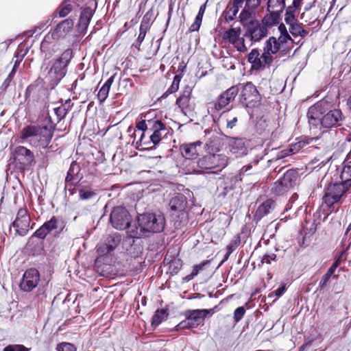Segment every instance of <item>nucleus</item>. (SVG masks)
I'll return each mask as SVG.
<instances>
[{"instance_id":"1","label":"nucleus","mask_w":351,"mask_h":351,"mask_svg":"<svg viewBox=\"0 0 351 351\" xmlns=\"http://www.w3.org/2000/svg\"><path fill=\"white\" fill-rule=\"evenodd\" d=\"M330 104L326 100H321L312 106L307 112L308 123L312 126L320 125L321 136L319 138L326 141V148L330 150L335 143L337 135L335 129L341 125L343 121L341 111L338 109H330Z\"/></svg>"},{"instance_id":"2","label":"nucleus","mask_w":351,"mask_h":351,"mask_svg":"<svg viewBox=\"0 0 351 351\" xmlns=\"http://www.w3.org/2000/svg\"><path fill=\"white\" fill-rule=\"evenodd\" d=\"M73 58V49L68 48L60 56L49 62H44L41 66V76L44 83L51 89L54 88L66 75Z\"/></svg>"},{"instance_id":"3","label":"nucleus","mask_w":351,"mask_h":351,"mask_svg":"<svg viewBox=\"0 0 351 351\" xmlns=\"http://www.w3.org/2000/svg\"><path fill=\"white\" fill-rule=\"evenodd\" d=\"M53 135L51 128L38 125H30L25 127L21 132L22 139L28 140L29 143L40 149H45L51 143Z\"/></svg>"},{"instance_id":"4","label":"nucleus","mask_w":351,"mask_h":351,"mask_svg":"<svg viewBox=\"0 0 351 351\" xmlns=\"http://www.w3.org/2000/svg\"><path fill=\"white\" fill-rule=\"evenodd\" d=\"M149 131L152 132L149 138H145V134L141 133L139 139L136 143V147L140 149L152 148L158 145L162 140V136H165L167 132V128L166 125L160 120L154 118L149 120Z\"/></svg>"},{"instance_id":"5","label":"nucleus","mask_w":351,"mask_h":351,"mask_svg":"<svg viewBox=\"0 0 351 351\" xmlns=\"http://www.w3.org/2000/svg\"><path fill=\"white\" fill-rule=\"evenodd\" d=\"M238 93V86H232L222 93L215 101L208 104V111L214 121L221 118L223 113L231 109L229 104L234 99Z\"/></svg>"},{"instance_id":"6","label":"nucleus","mask_w":351,"mask_h":351,"mask_svg":"<svg viewBox=\"0 0 351 351\" xmlns=\"http://www.w3.org/2000/svg\"><path fill=\"white\" fill-rule=\"evenodd\" d=\"M138 224L145 234L161 232L165 228V218L160 213H147L138 215Z\"/></svg>"},{"instance_id":"7","label":"nucleus","mask_w":351,"mask_h":351,"mask_svg":"<svg viewBox=\"0 0 351 351\" xmlns=\"http://www.w3.org/2000/svg\"><path fill=\"white\" fill-rule=\"evenodd\" d=\"M351 186H347L341 180L340 182H330L324 189L323 202L328 207L337 203L342 195Z\"/></svg>"},{"instance_id":"8","label":"nucleus","mask_w":351,"mask_h":351,"mask_svg":"<svg viewBox=\"0 0 351 351\" xmlns=\"http://www.w3.org/2000/svg\"><path fill=\"white\" fill-rule=\"evenodd\" d=\"M110 221L114 228L122 230L130 226L132 217L125 208L117 206L110 213Z\"/></svg>"},{"instance_id":"9","label":"nucleus","mask_w":351,"mask_h":351,"mask_svg":"<svg viewBox=\"0 0 351 351\" xmlns=\"http://www.w3.org/2000/svg\"><path fill=\"white\" fill-rule=\"evenodd\" d=\"M13 160L16 167L20 171H24L34 162V154L30 149L19 146L13 152Z\"/></svg>"},{"instance_id":"10","label":"nucleus","mask_w":351,"mask_h":351,"mask_svg":"<svg viewBox=\"0 0 351 351\" xmlns=\"http://www.w3.org/2000/svg\"><path fill=\"white\" fill-rule=\"evenodd\" d=\"M261 97L256 86L252 82H247L240 95V102L246 108H254L258 105Z\"/></svg>"},{"instance_id":"11","label":"nucleus","mask_w":351,"mask_h":351,"mask_svg":"<svg viewBox=\"0 0 351 351\" xmlns=\"http://www.w3.org/2000/svg\"><path fill=\"white\" fill-rule=\"evenodd\" d=\"M97 8V1L96 0H89L87 5L82 10L77 25V30L80 34H85L86 33Z\"/></svg>"},{"instance_id":"12","label":"nucleus","mask_w":351,"mask_h":351,"mask_svg":"<svg viewBox=\"0 0 351 351\" xmlns=\"http://www.w3.org/2000/svg\"><path fill=\"white\" fill-rule=\"evenodd\" d=\"M296 173L288 170L282 178L274 182L271 191L276 195H282L295 185Z\"/></svg>"},{"instance_id":"13","label":"nucleus","mask_w":351,"mask_h":351,"mask_svg":"<svg viewBox=\"0 0 351 351\" xmlns=\"http://www.w3.org/2000/svg\"><path fill=\"white\" fill-rule=\"evenodd\" d=\"M31 217L25 208L19 209L15 220L12 226L15 231V235L25 236L29 230Z\"/></svg>"},{"instance_id":"14","label":"nucleus","mask_w":351,"mask_h":351,"mask_svg":"<svg viewBox=\"0 0 351 351\" xmlns=\"http://www.w3.org/2000/svg\"><path fill=\"white\" fill-rule=\"evenodd\" d=\"M267 34V28L265 25L257 20H251L247 24L245 36L257 42L265 37Z\"/></svg>"},{"instance_id":"15","label":"nucleus","mask_w":351,"mask_h":351,"mask_svg":"<svg viewBox=\"0 0 351 351\" xmlns=\"http://www.w3.org/2000/svg\"><path fill=\"white\" fill-rule=\"evenodd\" d=\"M74 26V20L67 18L58 23L56 26L48 33L54 40L64 39L69 34Z\"/></svg>"},{"instance_id":"16","label":"nucleus","mask_w":351,"mask_h":351,"mask_svg":"<svg viewBox=\"0 0 351 351\" xmlns=\"http://www.w3.org/2000/svg\"><path fill=\"white\" fill-rule=\"evenodd\" d=\"M252 167V165H247L245 166H243L241 170L239 171V173L237 175H229L226 178H224L223 184L221 185V187L223 189V194L226 195L235 187L236 184L239 181H241L242 176L244 175H250L252 173L250 172V170Z\"/></svg>"},{"instance_id":"17","label":"nucleus","mask_w":351,"mask_h":351,"mask_svg":"<svg viewBox=\"0 0 351 351\" xmlns=\"http://www.w3.org/2000/svg\"><path fill=\"white\" fill-rule=\"evenodd\" d=\"M40 280V275L37 269L31 268L25 271L22 281L20 283V288L23 291H31L38 285Z\"/></svg>"},{"instance_id":"18","label":"nucleus","mask_w":351,"mask_h":351,"mask_svg":"<svg viewBox=\"0 0 351 351\" xmlns=\"http://www.w3.org/2000/svg\"><path fill=\"white\" fill-rule=\"evenodd\" d=\"M192 88L186 86L181 92L180 95L177 98L176 104L180 108L182 112L185 115L193 110V105L191 102Z\"/></svg>"},{"instance_id":"19","label":"nucleus","mask_w":351,"mask_h":351,"mask_svg":"<svg viewBox=\"0 0 351 351\" xmlns=\"http://www.w3.org/2000/svg\"><path fill=\"white\" fill-rule=\"evenodd\" d=\"M86 0H63L53 14L60 18L67 16L72 11L80 7Z\"/></svg>"},{"instance_id":"20","label":"nucleus","mask_w":351,"mask_h":351,"mask_svg":"<svg viewBox=\"0 0 351 351\" xmlns=\"http://www.w3.org/2000/svg\"><path fill=\"white\" fill-rule=\"evenodd\" d=\"M58 40H54L48 34L45 36L40 44V51L44 56L45 62L58 51L60 45Z\"/></svg>"},{"instance_id":"21","label":"nucleus","mask_w":351,"mask_h":351,"mask_svg":"<svg viewBox=\"0 0 351 351\" xmlns=\"http://www.w3.org/2000/svg\"><path fill=\"white\" fill-rule=\"evenodd\" d=\"M121 235L118 233L109 234L103 243L97 246V251L101 255L106 254L113 251L120 243Z\"/></svg>"},{"instance_id":"22","label":"nucleus","mask_w":351,"mask_h":351,"mask_svg":"<svg viewBox=\"0 0 351 351\" xmlns=\"http://www.w3.org/2000/svg\"><path fill=\"white\" fill-rule=\"evenodd\" d=\"M280 49V43L275 37H270L265 43L262 58L265 62H272V55L276 53Z\"/></svg>"},{"instance_id":"23","label":"nucleus","mask_w":351,"mask_h":351,"mask_svg":"<svg viewBox=\"0 0 351 351\" xmlns=\"http://www.w3.org/2000/svg\"><path fill=\"white\" fill-rule=\"evenodd\" d=\"M210 312V309L187 310L184 315L192 324V327L195 328L204 322Z\"/></svg>"},{"instance_id":"24","label":"nucleus","mask_w":351,"mask_h":351,"mask_svg":"<svg viewBox=\"0 0 351 351\" xmlns=\"http://www.w3.org/2000/svg\"><path fill=\"white\" fill-rule=\"evenodd\" d=\"M247 61L251 64V69L255 71L263 70L267 66H269L271 62H265L262 55L260 56L257 49H253L247 56Z\"/></svg>"},{"instance_id":"25","label":"nucleus","mask_w":351,"mask_h":351,"mask_svg":"<svg viewBox=\"0 0 351 351\" xmlns=\"http://www.w3.org/2000/svg\"><path fill=\"white\" fill-rule=\"evenodd\" d=\"M204 132L206 134H210L205 144L207 153L219 152L221 146V138L210 130H206Z\"/></svg>"},{"instance_id":"26","label":"nucleus","mask_w":351,"mask_h":351,"mask_svg":"<svg viewBox=\"0 0 351 351\" xmlns=\"http://www.w3.org/2000/svg\"><path fill=\"white\" fill-rule=\"evenodd\" d=\"M202 142L197 141L194 143L184 144L180 146V152L186 159L193 160L198 155L197 147H200Z\"/></svg>"},{"instance_id":"27","label":"nucleus","mask_w":351,"mask_h":351,"mask_svg":"<svg viewBox=\"0 0 351 351\" xmlns=\"http://www.w3.org/2000/svg\"><path fill=\"white\" fill-rule=\"evenodd\" d=\"M244 0H234L231 5H228L223 12V16L226 22L233 21L239 9L242 7Z\"/></svg>"},{"instance_id":"28","label":"nucleus","mask_w":351,"mask_h":351,"mask_svg":"<svg viewBox=\"0 0 351 351\" xmlns=\"http://www.w3.org/2000/svg\"><path fill=\"white\" fill-rule=\"evenodd\" d=\"M275 202L271 199L263 202L257 208L254 217L256 220H261L263 217L270 213L275 208Z\"/></svg>"},{"instance_id":"29","label":"nucleus","mask_w":351,"mask_h":351,"mask_svg":"<svg viewBox=\"0 0 351 351\" xmlns=\"http://www.w3.org/2000/svg\"><path fill=\"white\" fill-rule=\"evenodd\" d=\"M210 154L214 169H223L228 165L229 158L226 154L218 152H212Z\"/></svg>"},{"instance_id":"30","label":"nucleus","mask_w":351,"mask_h":351,"mask_svg":"<svg viewBox=\"0 0 351 351\" xmlns=\"http://www.w3.org/2000/svg\"><path fill=\"white\" fill-rule=\"evenodd\" d=\"M186 204V197L182 194H177L173 197L169 202L170 208L174 211H182L184 210Z\"/></svg>"},{"instance_id":"31","label":"nucleus","mask_w":351,"mask_h":351,"mask_svg":"<svg viewBox=\"0 0 351 351\" xmlns=\"http://www.w3.org/2000/svg\"><path fill=\"white\" fill-rule=\"evenodd\" d=\"M80 171V168L79 165L75 162H73L71 164L65 178L66 184H69V183L72 182L73 181L79 182L82 178V176L79 175Z\"/></svg>"},{"instance_id":"32","label":"nucleus","mask_w":351,"mask_h":351,"mask_svg":"<svg viewBox=\"0 0 351 351\" xmlns=\"http://www.w3.org/2000/svg\"><path fill=\"white\" fill-rule=\"evenodd\" d=\"M149 12H147L143 18V20L140 25L139 34L136 39V43H138V47H140L141 43L145 39L147 31L150 28L149 19H148Z\"/></svg>"},{"instance_id":"33","label":"nucleus","mask_w":351,"mask_h":351,"mask_svg":"<svg viewBox=\"0 0 351 351\" xmlns=\"http://www.w3.org/2000/svg\"><path fill=\"white\" fill-rule=\"evenodd\" d=\"M230 151L237 157L245 155L247 154V147L245 145L243 139H234L231 145Z\"/></svg>"},{"instance_id":"34","label":"nucleus","mask_w":351,"mask_h":351,"mask_svg":"<svg viewBox=\"0 0 351 351\" xmlns=\"http://www.w3.org/2000/svg\"><path fill=\"white\" fill-rule=\"evenodd\" d=\"M340 180L347 186H351V160H345L340 174Z\"/></svg>"},{"instance_id":"35","label":"nucleus","mask_w":351,"mask_h":351,"mask_svg":"<svg viewBox=\"0 0 351 351\" xmlns=\"http://www.w3.org/2000/svg\"><path fill=\"white\" fill-rule=\"evenodd\" d=\"M43 226L46 229L48 233L55 230H60V232L62 231L64 226L63 221L58 219L56 217H52L49 221L45 222Z\"/></svg>"},{"instance_id":"36","label":"nucleus","mask_w":351,"mask_h":351,"mask_svg":"<svg viewBox=\"0 0 351 351\" xmlns=\"http://www.w3.org/2000/svg\"><path fill=\"white\" fill-rule=\"evenodd\" d=\"M241 34V29L240 27H234L230 28L228 30L226 31L223 34V38L228 40V42L231 44H235L239 39V36Z\"/></svg>"},{"instance_id":"37","label":"nucleus","mask_w":351,"mask_h":351,"mask_svg":"<svg viewBox=\"0 0 351 351\" xmlns=\"http://www.w3.org/2000/svg\"><path fill=\"white\" fill-rule=\"evenodd\" d=\"M289 25V32L293 36L305 37L308 32L304 29L301 24H299L296 21L288 24Z\"/></svg>"},{"instance_id":"38","label":"nucleus","mask_w":351,"mask_h":351,"mask_svg":"<svg viewBox=\"0 0 351 351\" xmlns=\"http://www.w3.org/2000/svg\"><path fill=\"white\" fill-rule=\"evenodd\" d=\"M213 162L210 153H208L206 155L199 158L197 164V167L202 170H210L214 169Z\"/></svg>"},{"instance_id":"39","label":"nucleus","mask_w":351,"mask_h":351,"mask_svg":"<svg viewBox=\"0 0 351 351\" xmlns=\"http://www.w3.org/2000/svg\"><path fill=\"white\" fill-rule=\"evenodd\" d=\"M269 14L264 16L263 19V25L267 26H273L278 23L280 12L274 10L268 11Z\"/></svg>"},{"instance_id":"40","label":"nucleus","mask_w":351,"mask_h":351,"mask_svg":"<svg viewBox=\"0 0 351 351\" xmlns=\"http://www.w3.org/2000/svg\"><path fill=\"white\" fill-rule=\"evenodd\" d=\"M285 7V0H268L267 1V10H274L278 12H282Z\"/></svg>"},{"instance_id":"41","label":"nucleus","mask_w":351,"mask_h":351,"mask_svg":"<svg viewBox=\"0 0 351 351\" xmlns=\"http://www.w3.org/2000/svg\"><path fill=\"white\" fill-rule=\"evenodd\" d=\"M129 228L128 230V241L130 242V243H133L134 242V238H140V237H145L146 234L144 232V231H141V228L139 227V229L137 227H132V226H130L128 228Z\"/></svg>"},{"instance_id":"42","label":"nucleus","mask_w":351,"mask_h":351,"mask_svg":"<svg viewBox=\"0 0 351 351\" xmlns=\"http://www.w3.org/2000/svg\"><path fill=\"white\" fill-rule=\"evenodd\" d=\"M167 315L166 310L163 308L156 310L152 319V325L154 327L159 326Z\"/></svg>"},{"instance_id":"43","label":"nucleus","mask_w":351,"mask_h":351,"mask_svg":"<svg viewBox=\"0 0 351 351\" xmlns=\"http://www.w3.org/2000/svg\"><path fill=\"white\" fill-rule=\"evenodd\" d=\"M254 8H248L245 6L241 12L239 14L240 22L243 25L247 26L248 23L247 21L252 17L253 13Z\"/></svg>"},{"instance_id":"44","label":"nucleus","mask_w":351,"mask_h":351,"mask_svg":"<svg viewBox=\"0 0 351 351\" xmlns=\"http://www.w3.org/2000/svg\"><path fill=\"white\" fill-rule=\"evenodd\" d=\"M330 154H326L324 156H316L314 160H312V165L314 167L322 168L330 161Z\"/></svg>"},{"instance_id":"45","label":"nucleus","mask_w":351,"mask_h":351,"mask_svg":"<svg viewBox=\"0 0 351 351\" xmlns=\"http://www.w3.org/2000/svg\"><path fill=\"white\" fill-rule=\"evenodd\" d=\"M182 262L180 258H174L169 262V269L171 274H176L181 269Z\"/></svg>"},{"instance_id":"46","label":"nucleus","mask_w":351,"mask_h":351,"mask_svg":"<svg viewBox=\"0 0 351 351\" xmlns=\"http://www.w3.org/2000/svg\"><path fill=\"white\" fill-rule=\"evenodd\" d=\"M96 195V193L90 189L82 188L79 190V197L82 200H87Z\"/></svg>"},{"instance_id":"47","label":"nucleus","mask_w":351,"mask_h":351,"mask_svg":"<svg viewBox=\"0 0 351 351\" xmlns=\"http://www.w3.org/2000/svg\"><path fill=\"white\" fill-rule=\"evenodd\" d=\"M241 244V237L239 234L235 235L230 241V243L226 246V251L232 253Z\"/></svg>"},{"instance_id":"48","label":"nucleus","mask_w":351,"mask_h":351,"mask_svg":"<svg viewBox=\"0 0 351 351\" xmlns=\"http://www.w3.org/2000/svg\"><path fill=\"white\" fill-rule=\"evenodd\" d=\"M53 112L55 115L56 116V121L57 123H59L66 115L67 109L64 106L61 105L58 107L54 108Z\"/></svg>"},{"instance_id":"49","label":"nucleus","mask_w":351,"mask_h":351,"mask_svg":"<svg viewBox=\"0 0 351 351\" xmlns=\"http://www.w3.org/2000/svg\"><path fill=\"white\" fill-rule=\"evenodd\" d=\"M181 79L182 76L180 75H176L173 77L171 86L168 88L166 93L172 94L178 91Z\"/></svg>"},{"instance_id":"50","label":"nucleus","mask_w":351,"mask_h":351,"mask_svg":"<svg viewBox=\"0 0 351 351\" xmlns=\"http://www.w3.org/2000/svg\"><path fill=\"white\" fill-rule=\"evenodd\" d=\"M295 9L292 8L291 6H288L286 9V12L285 15V21L287 24L294 22L296 21L294 12H295Z\"/></svg>"},{"instance_id":"51","label":"nucleus","mask_w":351,"mask_h":351,"mask_svg":"<svg viewBox=\"0 0 351 351\" xmlns=\"http://www.w3.org/2000/svg\"><path fill=\"white\" fill-rule=\"evenodd\" d=\"M149 120H142L141 121H138L136 124V130H138V132L145 134V132L149 131Z\"/></svg>"},{"instance_id":"52","label":"nucleus","mask_w":351,"mask_h":351,"mask_svg":"<svg viewBox=\"0 0 351 351\" xmlns=\"http://www.w3.org/2000/svg\"><path fill=\"white\" fill-rule=\"evenodd\" d=\"M110 90V88L104 85H103L101 88L99 89L97 94V98L100 103L104 102L105 100L107 99Z\"/></svg>"},{"instance_id":"53","label":"nucleus","mask_w":351,"mask_h":351,"mask_svg":"<svg viewBox=\"0 0 351 351\" xmlns=\"http://www.w3.org/2000/svg\"><path fill=\"white\" fill-rule=\"evenodd\" d=\"M29 349L21 344L9 345L3 351H29Z\"/></svg>"},{"instance_id":"54","label":"nucleus","mask_w":351,"mask_h":351,"mask_svg":"<svg viewBox=\"0 0 351 351\" xmlns=\"http://www.w3.org/2000/svg\"><path fill=\"white\" fill-rule=\"evenodd\" d=\"M286 289H287L286 285L282 284L274 291L270 293L269 294L268 297L272 298L274 295H275L276 297V298H278L282 295V294L285 292Z\"/></svg>"},{"instance_id":"55","label":"nucleus","mask_w":351,"mask_h":351,"mask_svg":"<svg viewBox=\"0 0 351 351\" xmlns=\"http://www.w3.org/2000/svg\"><path fill=\"white\" fill-rule=\"evenodd\" d=\"M57 351H76L74 346L70 343H62L58 345Z\"/></svg>"},{"instance_id":"56","label":"nucleus","mask_w":351,"mask_h":351,"mask_svg":"<svg viewBox=\"0 0 351 351\" xmlns=\"http://www.w3.org/2000/svg\"><path fill=\"white\" fill-rule=\"evenodd\" d=\"M245 313V309L243 306H239L235 309L234 312V319L236 322H239L243 317L244 316Z\"/></svg>"},{"instance_id":"57","label":"nucleus","mask_w":351,"mask_h":351,"mask_svg":"<svg viewBox=\"0 0 351 351\" xmlns=\"http://www.w3.org/2000/svg\"><path fill=\"white\" fill-rule=\"evenodd\" d=\"M271 261H276V255L274 252H267L262 258V263L271 264Z\"/></svg>"},{"instance_id":"58","label":"nucleus","mask_w":351,"mask_h":351,"mask_svg":"<svg viewBox=\"0 0 351 351\" xmlns=\"http://www.w3.org/2000/svg\"><path fill=\"white\" fill-rule=\"evenodd\" d=\"M49 233L42 225L36 232L34 233L33 237H38L40 239H44Z\"/></svg>"},{"instance_id":"59","label":"nucleus","mask_w":351,"mask_h":351,"mask_svg":"<svg viewBox=\"0 0 351 351\" xmlns=\"http://www.w3.org/2000/svg\"><path fill=\"white\" fill-rule=\"evenodd\" d=\"M304 143L300 141L295 144H292L289 148L288 152H291V153L295 154L298 152L304 146Z\"/></svg>"},{"instance_id":"60","label":"nucleus","mask_w":351,"mask_h":351,"mask_svg":"<svg viewBox=\"0 0 351 351\" xmlns=\"http://www.w3.org/2000/svg\"><path fill=\"white\" fill-rule=\"evenodd\" d=\"M27 49H23L21 46H19L14 54V58H19L23 60V58L27 54Z\"/></svg>"},{"instance_id":"61","label":"nucleus","mask_w":351,"mask_h":351,"mask_svg":"<svg viewBox=\"0 0 351 351\" xmlns=\"http://www.w3.org/2000/svg\"><path fill=\"white\" fill-rule=\"evenodd\" d=\"M202 20L199 18H195L193 24L189 27V31L190 32L198 31L200 28Z\"/></svg>"},{"instance_id":"62","label":"nucleus","mask_w":351,"mask_h":351,"mask_svg":"<svg viewBox=\"0 0 351 351\" xmlns=\"http://www.w3.org/2000/svg\"><path fill=\"white\" fill-rule=\"evenodd\" d=\"M176 328H177V330H180V329H185V328H191L193 327H192V324L191 323L189 319L186 318L185 320H183L181 322H180L177 325Z\"/></svg>"},{"instance_id":"63","label":"nucleus","mask_w":351,"mask_h":351,"mask_svg":"<svg viewBox=\"0 0 351 351\" xmlns=\"http://www.w3.org/2000/svg\"><path fill=\"white\" fill-rule=\"evenodd\" d=\"M261 3V0H246L245 5L248 8H256Z\"/></svg>"},{"instance_id":"64","label":"nucleus","mask_w":351,"mask_h":351,"mask_svg":"<svg viewBox=\"0 0 351 351\" xmlns=\"http://www.w3.org/2000/svg\"><path fill=\"white\" fill-rule=\"evenodd\" d=\"M330 278H331V276H330L327 274H325L319 282V288L324 289L327 285L328 282L330 281Z\"/></svg>"}]
</instances>
